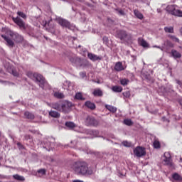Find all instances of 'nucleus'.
<instances>
[{
	"label": "nucleus",
	"mask_w": 182,
	"mask_h": 182,
	"mask_svg": "<svg viewBox=\"0 0 182 182\" xmlns=\"http://www.w3.org/2000/svg\"><path fill=\"white\" fill-rule=\"evenodd\" d=\"M76 176H92L93 170L89 168V165L85 161H77L71 166Z\"/></svg>",
	"instance_id": "1"
},
{
	"label": "nucleus",
	"mask_w": 182,
	"mask_h": 182,
	"mask_svg": "<svg viewBox=\"0 0 182 182\" xmlns=\"http://www.w3.org/2000/svg\"><path fill=\"white\" fill-rule=\"evenodd\" d=\"M48 106L52 109H55L58 112H61V113H69L70 112V108L72 107V102L69 101L57 102L49 103L47 102Z\"/></svg>",
	"instance_id": "2"
},
{
	"label": "nucleus",
	"mask_w": 182,
	"mask_h": 182,
	"mask_svg": "<svg viewBox=\"0 0 182 182\" xmlns=\"http://www.w3.org/2000/svg\"><path fill=\"white\" fill-rule=\"evenodd\" d=\"M37 85H39L41 89H48L49 88V84L46 80H45V77L43 76L38 73H34V78L33 79Z\"/></svg>",
	"instance_id": "3"
},
{
	"label": "nucleus",
	"mask_w": 182,
	"mask_h": 182,
	"mask_svg": "<svg viewBox=\"0 0 182 182\" xmlns=\"http://www.w3.org/2000/svg\"><path fill=\"white\" fill-rule=\"evenodd\" d=\"M166 11L168 14L173 15V16L182 17V11L176 9V6L168 5L166 8Z\"/></svg>",
	"instance_id": "4"
},
{
	"label": "nucleus",
	"mask_w": 182,
	"mask_h": 182,
	"mask_svg": "<svg viewBox=\"0 0 182 182\" xmlns=\"http://www.w3.org/2000/svg\"><path fill=\"white\" fill-rule=\"evenodd\" d=\"M86 126H92V127H97L99 126V121L95 119L94 117L88 115L85 120Z\"/></svg>",
	"instance_id": "5"
},
{
	"label": "nucleus",
	"mask_w": 182,
	"mask_h": 182,
	"mask_svg": "<svg viewBox=\"0 0 182 182\" xmlns=\"http://www.w3.org/2000/svg\"><path fill=\"white\" fill-rule=\"evenodd\" d=\"M164 161L165 162V165L168 166L171 168H174V164L171 160V155L170 154V152H165L164 154Z\"/></svg>",
	"instance_id": "6"
},
{
	"label": "nucleus",
	"mask_w": 182,
	"mask_h": 182,
	"mask_svg": "<svg viewBox=\"0 0 182 182\" xmlns=\"http://www.w3.org/2000/svg\"><path fill=\"white\" fill-rule=\"evenodd\" d=\"M115 38H118L120 41H124L127 39V38H130V35L124 30H118L115 34Z\"/></svg>",
	"instance_id": "7"
},
{
	"label": "nucleus",
	"mask_w": 182,
	"mask_h": 182,
	"mask_svg": "<svg viewBox=\"0 0 182 182\" xmlns=\"http://www.w3.org/2000/svg\"><path fill=\"white\" fill-rule=\"evenodd\" d=\"M9 35V36H11V38H12V39H14V41H16V42H17L18 43L23 41V36L18 33L10 31Z\"/></svg>",
	"instance_id": "8"
},
{
	"label": "nucleus",
	"mask_w": 182,
	"mask_h": 182,
	"mask_svg": "<svg viewBox=\"0 0 182 182\" xmlns=\"http://www.w3.org/2000/svg\"><path fill=\"white\" fill-rule=\"evenodd\" d=\"M134 154H135L136 157H143L144 156H146V148L136 146L134 149Z\"/></svg>",
	"instance_id": "9"
},
{
	"label": "nucleus",
	"mask_w": 182,
	"mask_h": 182,
	"mask_svg": "<svg viewBox=\"0 0 182 182\" xmlns=\"http://www.w3.org/2000/svg\"><path fill=\"white\" fill-rule=\"evenodd\" d=\"M41 144L43 149H46L48 151H50V150H53V149H55V144L50 143L49 139H44L41 142Z\"/></svg>",
	"instance_id": "10"
},
{
	"label": "nucleus",
	"mask_w": 182,
	"mask_h": 182,
	"mask_svg": "<svg viewBox=\"0 0 182 182\" xmlns=\"http://www.w3.org/2000/svg\"><path fill=\"white\" fill-rule=\"evenodd\" d=\"M12 21L14 23L19 26L20 29H26V26L25 25V22H23V19H21L19 17H12Z\"/></svg>",
	"instance_id": "11"
},
{
	"label": "nucleus",
	"mask_w": 182,
	"mask_h": 182,
	"mask_svg": "<svg viewBox=\"0 0 182 182\" xmlns=\"http://www.w3.org/2000/svg\"><path fill=\"white\" fill-rule=\"evenodd\" d=\"M57 22L60 25V26H63V28H68V29H70V23L68 20L58 18L57 19Z\"/></svg>",
	"instance_id": "12"
},
{
	"label": "nucleus",
	"mask_w": 182,
	"mask_h": 182,
	"mask_svg": "<svg viewBox=\"0 0 182 182\" xmlns=\"http://www.w3.org/2000/svg\"><path fill=\"white\" fill-rule=\"evenodd\" d=\"M70 62L73 63L75 66H82L81 59L80 58L77 57H70L69 58Z\"/></svg>",
	"instance_id": "13"
},
{
	"label": "nucleus",
	"mask_w": 182,
	"mask_h": 182,
	"mask_svg": "<svg viewBox=\"0 0 182 182\" xmlns=\"http://www.w3.org/2000/svg\"><path fill=\"white\" fill-rule=\"evenodd\" d=\"M7 72L10 73L11 75H13V76H15L16 77H18L19 76V73L16 71V69H15V67L13 65H8L7 66Z\"/></svg>",
	"instance_id": "14"
},
{
	"label": "nucleus",
	"mask_w": 182,
	"mask_h": 182,
	"mask_svg": "<svg viewBox=\"0 0 182 182\" xmlns=\"http://www.w3.org/2000/svg\"><path fill=\"white\" fill-rule=\"evenodd\" d=\"M1 38H3V39H4V41L6 42V45L7 46H11V48H14L15 43L14 42V41H12V39H11V38H9L6 35H1Z\"/></svg>",
	"instance_id": "15"
},
{
	"label": "nucleus",
	"mask_w": 182,
	"mask_h": 182,
	"mask_svg": "<svg viewBox=\"0 0 182 182\" xmlns=\"http://www.w3.org/2000/svg\"><path fill=\"white\" fill-rule=\"evenodd\" d=\"M87 58L92 62H96V60H102V56H99L96 54H93L92 53H87Z\"/></svg>",
	"instance_id": "16"
},
{
	"label": "nucleus",
	"mask_w": 182,
	"mask_h": 182,
	"mask_svg": "<svg viewBox=\"0 0 182 182\" xmlns=\"http://www.w3.org/2000/svg\"><path fill=\"white\" fill-rule=\"evenodd\" d=\"M114 69L116 72H122L126 68L123 66V63L118 61L115 63Z\"/></svg>",
	"instance_id": "17"
},
{
	"label": "nucleus",
	"mask_w": 182,
	"mask_h": 182,
	"mask_svg": "<svg viewBox=\"0 0 182 182\" xmlns=\"http://www.w3.org/2000/svg\"><path fill=\"white\" fill-rule=\"evenodd\" d=\"M171 55L173 59H181L182 55L181 54L180 52L177 51L175 49H172L171 50Z\"/></svg>",
	"instance_id": "18"
},
{
	"label": "nucleus",
	"mask_w": 182,
	"mask_h": 182,
	"mask_svg": "<svg viewBox=\"0 0 182 182\" xmlns=\"http://www.w3.org/2000/svg\"><path fill=\"white\" fill-rule=\"evenodd\" d=\"M92 95L97 97H102L103 96V91L100 88H97L94 90Z\"/></svg>",
	"instance_id": "19"
},
{
	"label": "nucleus",
	"mask_w": 182,
	"mask_h": 182,
	"mask_svg": "<svg viewBox=\"0 0 182 182\" xmlns=\"http://www.w3.org/2000/svg\"><path fill=\"white\" fill-rule=\"evenodd\" d=\"M85 106L88 109H90V110H95V109H96V105L90 101H86L85 102Z\"/></svg>",
	"instance_id": "20"
},
{
	"label": "nucleus",
	"mask_w": 182,
	"mask_h": 182,
	"mask_svg": "<svg viewBox=\"0 0 182 182\" xmlns=\"http://www.w3.org/2000/svg\"><path fill=\"white\" fill-rule=\"evenodd\" d=\"M112 90L114 93H121V92H123V87L119 85H114L112 87Z\"/></svg>",
	"instance_id": "21"
},
{
	"label": "nucleus",
	"mask_w": 182,
	"mask_h": 182,
	"mask_svg": "<svg viewBox=\"0 0 182 182\" xmlns=\"http://www.w3.org/2000/svg\"><path fill=\"white\" fill-rule=\"evenodd\" d=\"M24 116L26 119H28V120H33V119H35V114L32 112H29L28 111L24 112Z\"/></svg>",
	"instance_id": "22"
},
{
	"label": "nucleus",
	"mask_w": 182,
	"mask_h": 182,
	"mask_svg": "<svg viewBox=\"0 0 182 182\" xmlns=\"http://www.w3.org/2000/svg\"><path fill=\"white\" fill-rule=\"evenodd\" d=\"M49 116L54 117L55 119H59V117H60V114L57 111L50 110L49 112Z\"/></svg>",
	"instance_id": "23"
},
{
	"label": "nucleus",
	"mask_w": 182,
	"mask_h": 182,
	"mask_svg": "<svg viewBox=\"0 0 182 182\" xmlns=\"http://www.w3.org/2000/svg\"><path fill=\"white\" fill-rule=\"evenodd\" d=\"M83 133H85V134H94V136H96L97 134H99V131L91 130V129H84Z\"/></svg>",
	"instance_id": "24"
},
{
	"label": "nucleus",
	"mask_w": 182,
	"mask_h": 182,
	"mask_svg": "<svg viewBox=\"0 0 182 182\" xmlns=\"http://www.w3.org/2000/svg\"><path fill=\"white\" fill-rule=\"evenodd\" d=\"M105 107L106 109H107V110H109V112H112V113H116V112H117V108L112 105H105Z\"/></svg>",
	"instance_id": "25"
},
{
	"label": "nucleus",
	"mask_w": 182,
	"mask_h": 182,
	"mask_svg": "<svg viewBox=\"0 0 182 182\" xmlns=\"http://www.w3.org/2000/svg\"><path fill=\"white\" fill-rule=\"evenodd\" d=\"M139 44L142 46V48H149V43L144 39H139Z\"/></svg>",
	"instance_id": "26"
},
{
	"label": "nucleus",
	"mask_w": 182,
	"mask_h": 182,
	"mask_svg": "<svg viewBox=\"0 0 182 182\" xmlns=\"http://www.w3.org/2000/svg\"><path fill=\"white\" fill-rule=\"evenodd\" d=\"M13 178L17 180V181H25V177L20 176L19 174L13 175Z\"/></svg>",
	"instance_id": "27"
},
{
	"label": "nucleus",
	"mask_w": 182,
	"mask_h": 182,
	"mask_svg": "<svg viewBox=\"0 0 182 182\" xmlns=\"http://www.w3.org/2000/svg\"><path fill=\"white\" fill-rule=\"evenodd\" d=\"M134 14L135 16H136V18H138V19H143L144 16L140 11H139V10H134Z\"/></svg>",
	"instance_id": "28"
},
{
	"label": "nucleus",
	"mask_w": 182,
	"mask_h": 182,
	"mask_svg": "<svg viewBox=\"0 0 182 182\" xmlns=\"http://www.w3.org/2000/svg\"><path fill=\"white\" fill-rule=\"evenodd\" d=\"M54 97L57 99H63L65 97V95L63 92H55L54 93Z\"/></svg>",
	"instance_id": "29"
},
{
	"label": "nucleus",
	"mask_w": 182,
	"mask_h": 182,
	"mask_svg": "<svg viewBox=\"0 0 182 182\" xmlns=\"http://www.w3.org/2000/svg\"><path fill=\"white\" fill-rule=\"evenodd\" d=\"M75 97L77 100H86V98H85L80 92L76 93Z\"/></svg>",
	"instance_id": "30"
},
{
	"label": "nucleus",
	"mask_w": 182,
	"mask_h": 182,
	"mask_svg": "<svg viewBox=\"0 0 182 182\" xmlns=\"http://www.w3.org/2000/svg\"><path fill=\"white\" fill-rule=\"evenodd\" d=\"M65 126L68 127V129H75V127H76V124L72 122H65Z\"/></svg>",
	"instance_id": "31"
},
{
	"label": "nucleus",
	"mask_w": 182,
	"mask_h": 182,
	"mask_svg": "<svg viewBox=\"0 0 182 182\" xmlns=\"http://www.w3.org/2000/svg\"><path fill=\"white\" fill-rule=\"evenodd\" d=\"M129 82H130V80H129V79H127V78H123V79L120 80V83L122 86H127V85H129Z\"/></svg>",
	"instance_id": "32"
},
{
	"label": "nucleus",
	"mask_w": 182,
	"mask_h": 182,
	"mask_svg": "<svg viewBox=\"0 0 182 182\" xmlns=\"http://www.w3.org/2000/svg\"><path fill=\"white\" fill-rule=\"evenodd\" d=\"M114 11L117 12V14L119 15V16H124L126 15L124 11L121 9H115Z\"/></svg>",
	"instance_id": "33"
},
{
	"label": "nucleus",
	"mask_w": 182,
	"mask_h": 182,
	"mask_svg": "<svg viewBox=\"0 0 182 182\" xmlns=\"http://www.w3.org/2000/svg\"><path fill=\"white\" fill-rule=\"evenodd\" d=\"M164 31L166 33H174V28L173 27H164Z\"/></svg>",
	"instance_id": "34"
},
{
	"label": "nucleus",
	"mask_w": 182,
	"mask_h": 182,
	"mask_svg": "<svg viewBox=\"0 0 182 182\" xmlns=\"http://www.w3.org/2000/svg\"><path fill=\"white\" fill-rule=\"evenodd\" d=\"M124 124H126V126H133L134 122L130 119H125L124 120Z\"/></svg>",
	"instance_id": "35"
},
{
	"label": "nucleus",
	"mask_w": 182,
	"mask_h": 182,
	"mask_svg": "<svg viewBox=\"0 0 182 182\" xmlns=\"http://www.w3.org/2000/svg\"><path fill=\"white\" fill-rule=\"evenodd\" d=\"M153 144H154V149H160L161 147L160 141H159V139H155L154 141Z\"/></svg>",
	"instance_id": "36"
},
{
	"label": "nucleus",
	"mask_w": 182,
	"mask_h": 182,
	"mask_svg": "<svg viewBox=\"0 0 182 182\" xmlns=\"http://www.w3.org/2000/svg\"><path fill=\"white\" fill-rule=\"evenodd\" d=\"M172 178L176 181H180V180H181V176L178 173H175L172 175Z\"/></svg>",
	"instance_id": "37"
},
{
	"label": "nucleus",
	"mask_w": 182,
	"mask_h": 182,
	"mask_svg": "<svg viewBox=\"0 0 182 182\" xmlns=\"http://www.w3.org/2000/svg\"><path fill=\"white\" fill-rule=\"evenodd\" d=\"M168 38H170V39H171L173 42H176L177 43H180V39L175 36L168 35Z\"/></svg>",
	"instance_id": "38"
},
{
	"label": "nucleus",
	"mask_w": 182,
	"mask_h": 182,
	"mask_svg": "<svg viewBox=\"0 0 182 182\" xmlns=\"http://www.w3.org/2000/svg\"><path fill=\"white\" fill-rule=\"evenodd\" d=\"M26 76L28 77H29L30 79H32V80H33L34 77H35V73L31 72V71H28L26 73Z\"/></svg>",
	"instance_id": "39"
},
{
	"label": "nucleus",
	"mask_w": 182,
	"mask_h": 182,
	"mask_svg": "<svg viewBox=\"0 0 182 182\" xmlns=\"http://www.w3.org/2000/svg\"><path fill=\"white\" fill-rule=\"evenodd\" d=\"M38 174H41V176H45L46 174V169L41 168L37 171Z\"/></svg>",
	"instance_id": "40"
},
{
	"label": "nucleus",
	"mask_w": 182,
	"mask_h": 182,
	"mask_svg": "<svg viewBox=\"0 0 182 182\" xmlns=\"http://www.w3.org/2000/svg\"><path fill=\"white\" fill-rule=\"evenodd\" d=\"M122 146L124 147H132V142H129L127 141H124L122 142Z\"/></svg>",
	"instance_id": "41"
},
{
	"label": "nucleus",
	"mask_w": 182,
	"mask_h": 182,
	"mask_svg": "<svg viewBox=\"0 0 182 182\" xmlns=\"http://www.w3.org/2000/svg\"><path fill=\"white\" fill-rule=\"evenodd\" d=\"M17 15H18V16H21V18H23V19H26V14L21 11H18Z\"/></svg>",
	"instance_id": "42"
},
{
	"label": "nucleus",
	"mask_w": 182,
	"mask_h": 182,
	"mask_svg": "<svg viewBox=\"0 0 182 182\" xmlns=\"http://www.w3.org/2000/svg\"><path fill=\"white\" fill-rule=\"evenodd\" d=\"M24 140H29V141H32V136L29 134H25L24 135Z\"/></svg>",
	"instance_id": "43"
},
{
	"label": "nucleus",
	"mask_w": 182,
	"mask_h": 182,
	"mask_svg": "<svg viewBox=\"0 0 182 182\" xmlns=\"http://www.w3.org/2000/svg\"><path fill=\"white\" fill-rule=\"evenodd\" d=\"M124 97H126L127 99L130 97V91H126L122 93Z\"/></svg>",
	"instance_id": "44"
},
{
	"label": "nucleus",
	"mask_w": 182,
	"mask_h": 182,
	"mask_svg": "<svg viewBox=\"0 0 182 182\" xmlns=\"http://www.w3.org/2000/svg\"><path fill=\"white\" fill-rule=\"evenodd\" d=\"M48 31L50 32V33H52L53 35H55V33H56V30L55 29L54 27L49 28Z\"/></svg>",
	"instance_id": "45"
},
{
	"label": "nucleus",
	"mask_w": 182,
	"mask_h": 182,
	"mask_svg": "<svg viewBox=\"0 0 182 182\" xmlns=\"http://www.w3.org/2000/svg\"><path fill=\"white\" fill-rule=\"evenodd\" d=\"M102 41L105 45H107L109 43V38H107V36H104L102 38Z\"/></svg>",
	"instance_id": "46"
},
{
	"label": "nucleus",
	"mask_w": 182,
	"mask_h": 182,
	"mask_svg": "<svg viewBox=\"0 0 182 182\" xmlns=\"http://www.w3.org/2000/svg\"><path fill=\"white\" fill-rule=\"evenodd\" d=\"M87 154H95L96 156V154H97V152H95V151L88 149L87 151Z\"/></svg>",
	"instance_id": "47"
},
{
	"label": "nucleus",
	"mask_w": 182,
	"mask_h": 182,
	"mask_svg": "<svg viewBox=\"0 0 182 182\" xmlns=\"http://www.w3.org/2000/svg\"><path fill=\"white\" fill-rule=\"evenodd\" d=\"M176 82L177 85H180V87H181L182 82L179 80H176Z\"/></svg>",
	"instance_id": "48"
},
{
	"label": "nucleus",
	"mask_w": 182,
	"mask_h": 182,
	"mask_svg": "<svg viewBox=\"0 0 182 182\" xmlns=\"http://www.w3.org/2000/svg\"><path fill=\"white\" fill-rule=\"evenodd\" d=\"M145 79H146L147 80H151V77L150 76V75H145Z\"/></svg>",
	"instance_id": "49"
},
{
	"label": "nucleus",
	"mask_w": 182,
	"mask_h": 182,
	"mask_svg": "<svg viewBox=\"0 0 182 182\" xmlns=\"http://www.w3.org/2000/svg\"><path fill=\"white\" fill-rule=\"evenodd\" d=\"M17 146L19 149H23V145H22V144H21L20 142L17 143Z\"/></svg>",
	"instance_id": "50"
},
{
	"label": "nucleus",
	"mask_w": 182,
	"mask_h": 182,
	"mask_svg": "<svg viewBox=\"0 0 182 182\" xmlns=\"http://www.w3.org/2000/svg\"><path fill=\"white\" fill-rule=\"evenodd\" d=\"M80 76L81 77H86V73H80Z\"/></svg>",
	"instance_id": "51"
},
{
	"label": "nucleus",
	"mask_w": 182,
	"mask_h": 182,
	"mask_svg": "<svg viewBox=\"0 0 182 182\" xmlns=\"http://www.w3.org/2000/svg\"><path fill=\"white\" fill-rule=\"evenodd\" d=\"M162 120H163V122H167L168 123L170 122V121L168 120V119L166 118V117H162Z\"/></svg>",
	"instance_id": "52"
},
{
	"label": "nucleus",
	"mask_w": 182,
	"mask_h": 182,
	"mask_svg": "<svg viewBox=\"0 0 182 182\" xmlns=\"http://www.w3.org/2000/svg\"><path fill=\"white\" fill-rule=\"evenodd\" d=\"M168 92H174V90H173V86L169 85V90Z\"/></svg>",
	"instance_id": "53"
},
{
	"label": "nucleus",
	"mask_w": 182,
	"mask_h": 182,
	"mask_svg": "<svg viewBox=\"0 0 182 182\" xmlns=\"http://www.w3.org/2000/svg\"><path fill=\"white\" fill-rule=\"evenodd\" d=\"M154 48H157L158 49H161V50H163V48L160 46H154Z\"/></svg>",
	"instance_id": "54"
},
{
	"label": "nucleus",
	"mask_w": 182,
	"mask_h": 182,
	"mask_svg": "<svg viewBox=\"0 0 182 182\" xmlns=\"http://www.w3.org/2000/svg\"><path fill=\"white\" fill-rule=\"evenodd\" d=\"M73 182H84L83 181L77 179V180H74Z\"/></svg>",
	"instance_id": "55"
},
{
	"label": "nucleus",
	"mask_w": 182,
	"mask_h": 182,
	"mask_svg": "<svg viewBox=\"0 0 182 182\" xmlns=\"http://www.w3.org/2000/svg\"><path fill=\"white\" fill-rule=\"evenodd\" d=\"M0 178H6V177L4 176L1 175V176H0Z\"/></svg>",
	"instance_id": "56"
},
{
	"label": "nucleus",
	"mask_w": 182,
	"mask_h": 182,
	"mask_svg": "<svg viewBox=\"0 0 182 182\" xmlns=\"http://www.w3.org/2000/svg\"><path fill=\"white\" fill-rule=\"evenodd\" d=\"M50 161L51 163H53V161H55V159H53V158H50Z\"/></svg>",
	"instance_id": "57"
},
{
	"label": "nucleus",
	"mask_w": 182,
	"mask_h": 182,
	"mask_svg": "<svg viewBox=\"0 0 182 182\" xmlns=\"http://www.w3.org/2000/svg\"><path fill=\"white\" fill-rule=\"evenodd\" d=\"M66 83L68 85V87H69V86H70V82H66Z\"/></svg>",
	"instance_id": "58"
},
{
	"label": "nucleus",
	"mask_w": 182,
	"mask_h": 182,
	"mask_svg": "<svg viewBox=\"0 0 182 182\" xmlns=\"http://www.w3.org/2000/svg\"><path fill=\"white\" fill-rule=\"evenodd\" d=\"M71 143H74L75 144H76V141H71Z\"/></svg>",
	"instance_id": "59"
},
{
	"label": "nucleus",
	"mask_w": 182,
	"mask_h": 182,
	"mask_svg": "<svg viewBox=\"0 0 182 182\" xmlns=\"http://www.w3.org/2000/svg\"><path fill=\"white\" fill-rule=\"evenodd\" d=\"M157 12L160 13V9H157Z\"/></svg>",
	"instance_id": "60"
},
{
	"label": "nucleus",
	"mask_w": 182,
	"mask_h": 182,
	"mask_svg": "<svg viewBox=\"0 0 182 182\" xmlns=\"http://www.w3.org/2000/svg\"><path fill=\"white\" fill-rule=\"evenodd\" d=\"M78 48H82V46H80H80H78Z\"/></svg>",
	"instance_id": "61"
},
{
	"label": "nucleus",
	"mask_w": 182,
	"mask_h": 182,
	"mask_svg": "<svg viewBox=\"0 0 182 182\" xmlns=\"http://www.w3.org/2000/svg\"><path fill=\"white\" fill-rule=\"evenodd\" d=\"M180 161H181V162H182V158H181V159H180Z\"/></svg>",
	"instance_id": "62"
},
{
	"label": "nucleus",
	"mask_w": 182,
	"mask_h": 182,
	"mask_svg": "<svg viewBox=\"0 0 182 182\" xmlns=\"http://www.w3.org/2000/svg\"><path fill=\"white\" fill-rule=\"evenodd\" d=\"M31 133H34L33 131H30Z\"/></svg>",
	"instance_id": "63"
},
{
	"label": "nucleus",
	"mask_w": 182,
	"mask_h": 182,
	"mask_svg": "<svg viewBox=\"0 0 182 182\" xmlns=\"http://www.w3.org/2000/svg\"><path fill=\"white\" fill-rule=\"evenodd\" d=\"M0 136H1V132H0Z\"/></svg>",
	"instance_id": "64"
}]
</instances>
